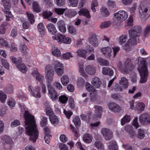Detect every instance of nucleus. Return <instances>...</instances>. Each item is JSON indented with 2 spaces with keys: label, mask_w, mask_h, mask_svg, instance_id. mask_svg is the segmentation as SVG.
<instances>
[{
  "label": "nucleus",
  "mask_w": 150,
  "mask_h": 150,
  "mask_svg": "<svg viewBox=\"0 0 150 150\" xmlns=\"http://www.w3.org/2000/svg\"><path fill=\"white\" fill-rule=\"evenodd\" d=\"M94 146L100 150H104V147L103 143L98 140L96 141L94 143Z\"/></svg>",
  "instance_id": "473e14b6"
},
{
  "label": "nucleus",
  "mask_w": 150,
  "mask_h": 150,
  "mask_svg": "<svg viewBox=\"0 0 150 150\" xmlns=\"http://www.w3.org/2000/svg\"><path fill=\"white\" fill-rule=\"evenodd\" d=\"M0 100L1 103H4L6 101L7 96L2 91H0Z\"/></svg>",
  "instance_id": "49530a36"
},
{
  "label": "nucleus",
  "mask_w": 150,
  "mask_h": 150,
  "mask_svg": "<svg viewBox=\"0 0 150 150\" xmlns=\"http://www.w3.org/2000/svg\"><path fill=\"white\" fill-rule=\"evenodd\" d=\"M108 106L110 110L115 112H119L121 110V107L118 105L114 103H109Z\"/></svg>",
  "instance_id": "a211bd4d"
},
{
  "label": "nucleus",
  "mask_w": 150,
  "mask_h": 150,
  "mask_svg": "<svg viewBox=\"0 0 150 150\" xmlns=\"http://www.w3.org/2000/svg\"><path fill=\"white\" fill-rule=\"evenodd\" d=\"M76 14L75 11L69 10L67 11V16L69 17H72L75 16Z\"/></svg>",
  "instance_id": "4d7b16f0"
},
{
  "label": "nucleus",
  "mask_w": 150,
  "mask_h": 150,
  "mask_svg": "<svg viewBox=\"0 0 150 150\" xmlns=\"http://www.w3.org/2000/svg\"><path fill=\"white\" fill-rule=\"evenodd\" d=\"M145 136V131L142 129H139L138 130V134L137 135V137L139 139H143Z\"/></svg>",
  "instance_id": "4c0bfd02"
},
{
  "label": "nucleus",
  "mask_w": 150,
  "mask_h": 150,
  "mask_svg": "<svg viewBox=\"0 0 150 150\" xmlns=\"http://www.w3.org/2000/svg\"><path fill=\"white\" fill-rule=\"evenodd\" d=\"M91 83L95 88H98L100 87L101 82L99 78L95 77L92 79Z\"/></svg>",
  "instance_id": "4be33fe9"
},
{
  "label": "nucleus",
  "mask_w": 150,
  "mask_h": 150,
  "mask_svg": "<svg viewBox=\"0 0 150 150\" xmlns=\"http://www.w3.org/2000/svg\"><path fill=\"white\" fill-rule=\"evenodd\" d=\"M139 11L142 18H148L150 15V6L141 2L139 5Z\"/></svg>",
  "instance_id": "423d86ee"
},
{
  "label": "nucleus",
  "mask_w": 150,
  "mask_h": 150,
  "mask_svg": "<svg viewBox=\"0 0 150 150\" xmlns=\"http://www.w3.org/2000/svg\"><path fill=\"white\" fill-rule=\"evenodd\" d=\"M150 32V25H147L144 30V35L145 36H146Z\"/></svg>",
  "instance_id": "bf43d9fd"
},
{
  "label": "nucleus",
  "mask_w": 150,
  "mask_h": 150,
  "mask_svg": "<svg viewBox=\"0 0 150 150\" xmlns=\"http://www.w3.org/2000/svg\"><path fill=\"white\" fill-rule=\"evenodd\" d=\"M46 74V78L48 83L47 87L49 93L50 95L51 98L53 100H56L58 99L57 93L54 89L50 84L53 79L54 74V71L50 64L48 65L45 68Z\"/></svg>",
  "instance_id": "f03ea898"
},
{
  "label": "nucleus",
  "mask_w": 150,
  "mask_h": 150,
  "mask_svg": "<svg viewBox=\"0 0 150 150\" xmlns=\"http://www.w3.org/2000/svg\"><path fill=\"white\" fill-rule=\"evenodd\" d=\"M50 120L51 123L53 125H56L58 123V119L55 115L50 116Z\"/></svg>",
  "instance_id": "79ce46f5"
},
{
  "label": "nucleus",
  "mask_w": 150,
  "mask_h": 150,
  "mask_svg": "<svg viewBox=\"0 0 150 150\" xmlns=\"http://www.w3.org/2000/svg\"><path fill=\"white\" fill-rule=\"evenodd\" d=\"M76 53L78 56L85 58L87 51L83 49H79L77 50Z\"/></svg>",
  "instance_id": "bb28decb"
},
{
  "label": "nucleus",
  "mask_w": 150,
  "mask_h": 150,
  "mask_svg": "<svg viewBox=\"0 0 150 150\" xmlns=\"http://www.w3.org/2000/svg\"><path fill=\"white\" fill-rule=\"evenodd\" d=\"M47 28L49 32L52 35H55L57 32V30L54 25L52 23L48 24L47 25Z\"/></svg>",
  "instance_id": "5701e85b"
},
{
  "label": "nucleus",
  "mask_w": 150,
  "mask_h": 150,
  "mask_svg": "<svg viewBox=\"0 0 150 150\" xmlns=\"http://www.w3.org/2000/svg\"><path fill=\"white\" fill-rule=\"evenodd\" d=\"M101 133L106 140H110L112 138V132L109 129L102 128L101 130Z\"/></svg>",
  "instance_id": "9b49d317"
},
{
  "label": "nucleus",
  "mask_w": 150,
  "mask_h": 150,
  "mask_svg": "<svg viewBox=\"0 0 150 150\" xmlns=\"http://www.w3.org/2000/svg\"><path fill=\"white\" fill-rule=\"evenodd\" d=\"M43 130L45 135L44 137L45 142L46 143L49 144L52 138V135L50 134V130L47 127H45L44 128Z\"/></svg>",
  "instance_id": "f3484780"
},
{
  "label": "nucleus",
  "mask_w": 150,
  "mask_h": 150,
  "mask_svg": "<svg viewBox=\"0 0 150 150\" xmlns=\"http://www.w3.org/2000/svg\"><path fill=\"white\" fill-rule=\"evenodd\" d=\"M69 105L70 108H73L74 107V101L73 98L71 97H70L69 99Z\"/></svg>",
  "instance_id": "e2e57ef3"
},
{
  "label": "nucleus",
  "mask_w": 150,
  "mask_h": 150,
  "mask_svg": "<svg viewBox=\"0 0 150 150\" xmlns=\"http://www.w3.org/2000/svg\"><path fill=\"white\" fill-rule=\"evenodd\" d=\"M83 140L85 142L89 143L92 141V137L91 135L86 134L83 136Z\"/></svg>",
  "instance_id": "2f4dec72"
},
{
  "label": "nucleus",
  "mask_w": 150,
  "mask_h": 150,
  "mask_svg": "<svg viewBox=\"0 0 150 150\" xmlns=\"http://www.w3.org/2000/svg\"><path fill=\"white\" fill-rule=\"evenodd\" d=\"M20 49L24 54L26 55V54L27 53V47L26 45H23L21 46Z\"/></svg>",
  "instance_id": "0e129e2a"
},
{
  "label": "nucleus",
  "mask_w": 150,
  "mask_h": 150,
  "mask_svg": "<svg viewBox=\"0 0 150 150\" xmlns=\"http://www.w3.org/2000/svg\"><path fill=\"white\" fill-rule=\"evenodd\" d=\"M115 18L120 21H122L126 19L128 15L126 12L124 11H120L114 14Z\"/></svg>",
  "instance_id": "f8f14e48"
},
{
  "label": "nucleus",
  "mask_w": 150,
  "mask_h": 150,
  "mask_svg": "<svg viewBox=\"0 0 150 150\" xmlns=\"http://www.w3.org/2000/svg\"><path fill=\"white\" fill-rule=\"evenodd\" d=\"M59 100L62 103H66V96L61 95L59 97Z\"/></svg>",
  "instance_id": "774afa93"
},
{
  "label": "nucleus",
  "mask_w": 150,
  "mask_h": 150,
  "mask_svg": "<svg viewBox=\"0 0 150 150\" xmlns=\"http://www.w3.org/2000/svg\"><path fill=\"white\" fill-rule=\"evenodd\" d=\"M33 76L36 77V79L38 82L42 83L45 78L43 76L38 72L37 69H35L32 72Z\"/></svg>",
  "instance_id": "6ab92c4d"
},
{
  "label": "nucleus",
  "mask_w": 150,
  "mask_h": 150,
  "mask_svg": "<svg viewBox=\"0 0 150 150\" xmlns=\"http://www.w3.org/2000/svg\"><path fill=\"white\" fill-rule=\"evenodd\" d=\"M112 49L113 50V53L112 54V57H115L116 54L119 52L120 48L118 47H112Z\"/></svg>",
  "instance_id": "6e6d98bb"
},
{
  "label": "nucleus",
  "mask_w": 150,
  "mask_h": 150,
  "mask_svg": "<svg viewBox=\"0 0 150 150\" xmlns=\"http://www.w3.org/2000/svg\"><path fill=\"white\" fill-rule=\"evenodd\" d=\"M59 30L62 33L66 32V27L64 21L62 20L59 21L57 23Z\"/></svg>",
  "instance_id": "a878e982"
},
{
  "label": "nucleus",
  "mask_w": 150,
  "mask_h": 150,
  "mask_svg": "<svg viewBox=\"0 0 150 150\" xmlns=\"http://www.w3.org/2000/svg\"><path fill=\"white\" fill-rule=\"evenodd\" d=\"M26 14L27 15L28 20L30 21V23L32 24L35 21L33 15L31 13H26Z\"/></svg>",
  "instance_id": "13d9d810"
},
{
  "label": "nucleus",
  "mask_w": 150,
  "mask_h": 150,
  "mask_svg": "<svg viewBox=\"0 0 150 150\" xmlns=\"http://www.w3.org/2000/svg\"><path fill=\"white\" fill-rule=\"evenodd\" d=\"M47 117L43 116L41 119V121L40 122V125L41 127H44L47 125Z\"/></svg>",
  "instance_id": "a18cd8bd"
},
{
  "label": "nucleus",
  "mask_w": 150,
  "mask_h": 150,
  "mask_svg": "<svg viewBox=\"0 0 150 150\" xmlns=\"http://www.w3.org/2000/svg\"><path fill=\"white\" fill-rule=\"evenodd\" d=\"M142 31L141 27L139 26H134L129 30V39L125 44L124 46L127 47L129 45H134L137 44V39L140 36Z\"/></svg>",
  "instance_id": "7ed1b4c3"
},
{
  "label": "nucleus",
  "mask_w": 150,
  "mask_h": 150,
  "mask_svg": "<svg viewBox=\"0 0 150 150\" xmlns=\"http://www.w3.org/2000/svg\"><path fill=\"white\" fill-rule=\"evenodd\" d=\"M131 120L130 115H126L121 120V123L122 125H123L125 123L129 122Z\"/></svg>",
  "instance_id": "7c9ffc66"
},
{
  "label": "nucleus",
  "mask_w": 150,
  "mask_h": 150,
  "mask_svg": "<svg viewBox=\"0 0 150 150\" xmlns=\"http://www.w3.org/2000/svg\"><path fill=\"white\" fill-rule=\"evenodd\" d=\"M94 108L95 112L94 114L95 117L100 118L101 113L103 112V108L102 107L98 105L95 106Z\"/></svg>",
  "instance_id": "aec40b11"
},
{
  "label": "nucleus",
  "mask_w": 150,
  "mask_h": 150,
  "mask_svg": "<svg viewBox=\"0 0 150 150\" xmlns=\"http://www.w3.org/2000/svg\"><path fill=\"white\" fill-rule=\"evenodd\" d=\"M26 134L30 136V140L34 142H36L38 137L39 132L34 116L28 111H25L24 114Z\"/></svg>",
  "instance_id": "f257e3e1"
},
{
  "label": "nucleus",
  "mask_w": 150,
  "mask_h": 150,
  "mask_svg": "<svg viewBox=\"0 0 150 150\" xmlns=\"http://www.w3.org/2000/svg\"><path fill=\"white\" fill-rule=\"evenodd\" d=\"M52 54L55 56L59 57L61 55V53L57 47H54L52 49Z\"/></svg>",
  "instance_id": "ea45409f"
},
{
  "label": "nucleus",
  "mask_w": 150,
  "mask_h": 150,
  "mask_svg": "<svg viewBox=\"0 0 150 150\" xmlns=\"http://www.w3.org/2000/svg\"><path fill=\"white\" fill-rule=\"evenodd\" d=\"M79 13V15L85 16L87 18H89L91 17L89 12L86 9L84 8L80 10Z\"/></svg>",
  "instance_id": "c756f323"
},
{
  "label": "nucleus",
  "mask_w": 150,
  "mask_h": 150,
  "mask_svg": "<svg viewBox=\"0 0 150 150\" xmlns=\"http://www.w3.org/2000/svg\"><path fill=\"white\" fill-rule=\"evenodd\" d=\"M102 72L103 74L111 76H112L114 73L113 70L109 67H104L102 69Z\"/></svg>",
  "instance_id": "cd10ccee"
},
{
  "label": "nucleus",
  "mask_w": 150,
  "mask_h": 150,
  "mask_svg": "<svg viewBox=\"0 0 150 150\" xmlns=\"http://www.w3.org/2000/svg\"><path fill=\"white\" fill-rule=\"evenodd\" d=\"M28 89L30 94L35 98H40L41 95L40 92V88L39 86H36L33 88L31 86H29Z\"/></svg>",
  "instance_id": "9d476101"
},
{
  "label": "nucleus",
  "mask_w": 150,
  "mask_h": 150,
  "mask_svg": "<svg viewBox=\"0 0 150 150\" xmlns=\"http://www.w3.org/2000/svg\"><path fill=\"white\" fill-rule=\"evenodd\" d=\"M139 121L143 125H146L150 122V115L144 114L141 115L139 118Z\"/></svg>",
  "instance_id": "4468645a"
},
{
  "label": "nucleus",
  "mask_w": 150,
  "mask_h": 150,
  "mask_svg": "<svg viewBox=\"0 0 150 150\" xmlns=\"http://www.w3.org/2000/svg\"><path fill=\"white\" fill-rule=\"evenodd\" d=\"M37 28L40 33V35L42 37L45 34V26L42 23H40L37 25Z\"/></svg>",
  "instance_id": "b1692460"
},
{
  "label": "nucleus",
  "mask_w": 150,
  "mask_h": 150,
  "mask_svg": "<svg viewBox=\"0 0 150 150\" xmlns=\"http://www.w3.org/2000/svg\"><path fill=\"white\" fill-rule=\"evenodd\" d=\"M66 10V8H55L54 11L56 13L59 15H61L63 14L64 12Z\"/></svg>",
  "instance_id": "864d4df0"
},
{
  "label": "nucleus",
  "mask_w": 150,
  "mask_h": 150,
  "mask_svg": "<svg viewBox=\"0 0 150 150\" xmlns=\"http://www.w3.org/2000/svg\"><path fill=\"white\" fill-rule=\"evenodd\" d=\"M119 83L124 88H127L128 86V80L125 77H122L121 78L119 82Z\"/></svg>",
  "instance_id": "c85d7f7f"
},
{
  "label": "nucleus",
  "mask_w": 150,
  "mask_h": 150,
  "mask_svg": "<svg viewBox=\"0 0 150 150\" xmlns=\"http://www.w3.org/2000/svg\"><path fill=\"white\" fill-rule=\"evenodd\" d=\"M13 86L11 84L7 85L4 89V91L7 93L10 94L13 93Z\"/></svg>",
  "instance_id": "58836bf2"
},
{
  "label": "nucleus",
  "mask_w": 150,
  "mask_h": 150,
  "mask_svg": "<svg viewBox=\"0 0 150 150\" xmlns=\"http://www.w3.org/2000/svg\"><path fill=\"white\" fill-rule=\"evenodd\" d=\"M16 104L15 101L14 99H10L8 103V105L10 107H13L15 106Z\"/></svg>",
  "instance_id": "69168bd1"
},
{
  "label": "nucleus",
  "mask_w": 150,
  "mask_h": 150,
  "mask_svg": "<svg viewBox=\"0 0 150 150\" xmlns=\"http://www.w3.org/2000/svg\"><path fill=\"white\" fill-rule=\"evenodd\" d=\"M68 29L69 33L73 35H75L76 33V30L73 26L70 25L69 26Z\"/></svg>",
  "instance_id": "8fccbe9b"
},
{
  "label": "nucleus",
  "mask_w": 150,
  "mask_h": 150,
  "mask_svg": "<svg viewBox=\"0 0 150 150\" xmlns=\"http://www.w3.org/2000/svg\"><path fill=\"white\" fill-rule=\"evenodd\" d=\"M101 13L105 17L108 16L109 15V12L108 9L105 7H102L100 9Z\"/></svg>",
  "instance_id": "c03bdc74"
},
{
  "label": "nucleus",
  "mask_w": 150,
  "mask_h": 150,
  "mask_svg": "<svg viewBox=\"0 0 150 150\" xmlns=\"http://www.w3.org/2000/svg\"><path fill=\"white\" fill-rule=\"evenodd\" d=\"M53 13L51 11H45L43 12L42 15L45 18L48 19L52 16Z\"/></svg>",
  "instance_id": "de8ad7c7"
},
{
  "label": "nucleus",
  "mask_w": 150,
  "mask_h": 150,
  "mask_svg": "<svg viewBox=\"0 0 150 150\" xmlns=\"http://www.w3.org/2000/svg\"><path fill=\"white\" fill-rule=\"evenodd\" d=\"M145 107L144 104L142 103H138L137 104L136 110L139 111L141 112L143 111Z\"/></svg>",
  "instance_id": "a19ab883"
},
{
  "label": "nucleus",
  "mask_w": 150,
  "mask_h": 150,
  "mask_svg": "<svg viewBox=\"0 0 150 150\" xmlns=\"http://www.w3.org/2000/svg\"><path fill=\"white\" fill-rule=\"evenodd\" d=\"M11 58L12 62L16 64V66L19 70L24 73L26 72L27 67L24 64H21L22 61L21 58L19 57L16 58L13 57H11Z\"/></svg>",
  "instance_id": "6e6552de"
},
{
  "label": "nucleus",
  "mask_w": 150,
  "mask_h": 150,
  "mask_svg": "<svg viewBox=\"0 0 150 150\" xmlns=\"http://www.w3.org/2000/svg\"><path fill=\"white\" fill-rule=\"evenodd\" d=\"M0 40H1L0 44L1 46L5 47L7 46H8V43L7 42L6 40H5L1 38L0 37Z\"/></svg>",
  "instance_id": "680f3d73"
},
{
  "label": "nucleus",
  "mask_w": 150,
  "mask_h": 150,
  "mask_svg": "<svg viewBox=\"0 0 150 150\" xmlns=\"http://www.w3.org/2000/svg\"><path fill=\"white\" fill-rule=\"evenodd\" d=\"M2 2L5 8L4 12L6 14V21H11L13 19V16L10 11L11 4L10 3L9 0H2Z\"/></svg>",
  "instance_id": "0eeeda50"
},
{
  "label": "nucleus",
  "mask_w": 150,
  "mask_h": 150,
  "mask_svg": "<svg viewBox=\"0 0 150 150\" xmlns=\"http://www.w3.org/2000/svg\"><path fill=\"white\" fill-rule=\"evenodd\" d=\"M127 36L126 35H122L119 37L118 42L119 44L121 45L124 44L127 40Z\"/></svg>",
  "instance_id": "f704fd0d"
},
{
  "label": "nucleus",
  "mask_w": 150,
  "mask_h": 150,
  "mask_svg": "<svg viewBox=\"0 0 150 150\" xmlns=\"http://www.w3.org/2000/svg\"><path fill=\"white\" fill-rule=\"evenodd\" d=\"M97 36L95 34L91 35L88 38V41L90 44L94 46H97L99 44Z\"/></svg>",
  "instance_id": "dca6fc26"
},
{
  "label": "nucleus",
  "mask_w": 150,
  "mask_h": 150,
  "mask_svg": "<svg viewBox=\"0 0 150 150\" xmlns=\"http://www.w3.org/2000/svg\"><path fill=\"white\" fill-rule=\"evenodd\" d=\"M68 1L70 3V6L73 7H76L79 1V0H68Z\"/></svg>",
  "instance_id": "603ef678"
},
{
  "label": "nucleus",
  "mask_w": 150,
  "mask_h": 150,
  "mask_svg": "<svg viewBox=\"0 0 150 150\" xmlns=\"http://www.w3.org/2000/svg\"><path fill=\"white\" fill-rule=\"evenodd\" d=\"M97 61L102 65L105 66L109 65V63L108 61L102 58H98Z\"/></svg>",
  "instance_id": "37998d69"
},
{
  "label": "nucleus",
  "mask_w": 150,
  "mask_h": 150,
  "mask_svg": "<svg viewBox=\"0 0 150 150\" xmlns=\"http://www.w3.org/2000/svg\"><path fill=\"white\" fill-rule=\"evenodd\" d=\"M108 149L109 150H118L117 146L115 141H112L108 143Z\"/></svg>",
  "instance_id": "393cba45"
},
{
  "label": "nucleus",
  "mask_w": 150,
  "mask_h": 150,
  "mask_svg": "<svg viewBox=\"0 0 150 150\" xmlns=\"http://www.w3.org/2000/svg\"><path fill=\"white\" fill-rule=\"evenodd\" d=\"M33 11L36 13H39L41 11V9L39 4L37 2H34L33 4Z\"/></svg>",
  "instance_id": "72a5a7b5"
},
{
  "label": "nucleus",
  "mask_w": 150,
  "mask_h": 150,
  "mask_svg": "<svg viewBox=\"0 0 150 150\" xmlns=\"http://www.w3.org/2000/svg\"><path fill=\"white\" fill-rule=\"evenodd\" d=\"M117 67L121 73L127 74L132 70L134 65L131 63V59L128 58L125 60L123 64L121 62H119L117 64Z\"/></svg>",
  "instance_id": "39448f33"
},
{
  "label": "nucleus",
  "mask_w": 150,
  "mask_h": 150,
  "mask_svg": "<svg viewBox=\"0 0 150 150\" xmlns=\"http://www.w3.org/2000/svg\"><path fill=\"white\" fill-rule=\"evenodd\" d=\"M135 62L139 65L138 69L141 76L140 82L141 83H145L146 81L148 76V70L145 61L142 58L138 57L135 60Z\"/></svg>",
  "instance_id": "20e7f679"
},
{
  "label": "nucleus",
  "mask_w": 150,
  "mask_h": 150,
  "mask_svg": "<svg viewBox=\"0 0 150 150\" xmlns=\"http://www.w3.org/2000/svg\"><path fill=\"white\" fill-rule=\"evenodd\" d=\"M85 71L89 75H94L96 72V68L93 66H87L85 68Z\"/></svg>",
  "instance_id": "412c9836"
},
{
  "label": "nucleus",
  "mask_w": 150,
  "mask_h": 150,
  "mask_svg": "<svg viewBox=\"0 0 150 150\" xmlns=\"http://www.w3.org/2000/svg\"><path fill=\"white\" fill-rule=\"evenodd\" d=\"M46 112L47 115L49 116H51L53 114L52 110L50 107H48L46 108Z\"/></svg>",
  "instance_id": "052dcab7"
},
{
  "label": "nucleus",
  "mask_w": 150,
  "mask_h": 150,
  "mask_svg": "<svg viewBox=\"0 0 150 150\" xmlns=\"http://www.w3.org/2000/svg\"><path fill=\"white\" fill-rule=\"evenodd\" d=\"M111 25L110 21H105L101 23L100 25V28L103 29L109 27Z\"/></svg>",
  "instance_id": "09e8293b"
},
{
  "label": "nucleus",
  "mask_w": 150,
  "mask_h": 150,
  "mask_svg": "<svg viewBox=\"0 0 150 150\" xmlns=\"http://www.w3.org/2000/svg\"><path fill=\"white\" fill-rule=\"evenodd\" d=\"M101 51L103 54L107 58H109L112 57V49L109 47L102 48L101 49Z\"/></svg>",
  "instance_id": "2eb2a0df"
},
{
  "label": "nucleus",
  "mask_w": 150,
  "mask_h": 150,
  "mask_svg": "<svg viewBox=\"0 0 150 150\" xmlns=\"http://www.w3.org/2000/svg\"><path fill=\"white\" fill-rule=\"evenodd\" d=\"M55 38L59 42L66 43V38L65 36L63 35H58L55 37Z\"/></svg>",
  "instance_id": "e433bc0d"
},
{
  "label": "nucleus",
  "mask_w": 150,
  "mask_h": 150,
  "mask_svg": "<svg viewBox=\"0 0 150 150\" xmlns=\"http://www.w3.org/2000/svg\"><path fill=\"white\" fill-rule=\"evenodd\" d=\"M74 123L76 127H78L80 125L81 121L80 118L79 117L76 116L74 120Z\"/></svg>",
  "instance_id": "5fc2aeb1"
},
{
  "label": "nucleus",
  "mask_w": 150,
  "mask_h": 150,
  "mask_svg": "<svg viewBox=\"0 0 150 150\" xmlns=\"http://www.w3.org/2000/svg\"><path fill=\"white\" fill-rule=\"evenodd\" d=\"M54 69L57 74L61 76L64 72V68L63 64L58 61H56L54 63Z\"/></svg>",
  "instance_id": "ddd939ff"
},
{
  "label": "nucleus",
  "mask_w": 150,
  "mask_h": 150,
  "mask_svg": "<svg viewBox=\"0 0 150 150\" xmlns=\"http://www.w3.org/2000/svg\"><path fill=\"white\" fill-rule=\"evenodd\" d=\"M86 87L88 91L91 93V95L92 93L95 94H96V90L94 88L91 86L90 83H87L86 84Z\"/></svg>",
  "instance_id": "c9c22d12"
},
{
  "label": "nucleus",
  "mask_w": 150,
  "mask_h": 150,
  "mask_svg": "<svg viewBox=\"0 0 150 150\" xmlns=\"http://www.w3.org/2000/svg\"><path fill=\"white\" fill-rule=\"evenodd\" d=\"M20 124V122L17 120H16L13 122H12L11 124V126L12 127H15Z\"/></svg>",
  "instance_id": "338daca9"
},
{
  "label": "nucleus",
  "mask_w": 150,
  "mask_h": 150,
  "mask_svg": "<svg viewBox=\"0 0 150 150\" xmlns=\"http://www.w3.org/2000/svg\"><path fill=\"white\" fill-rule=\"evenodd\" d=\"M79 71L83 77L85 78L87 77L88 75L85 73L84 71L83 65H81L79 66Z\"/></svg>",
  "instance_id": "3c124183"
},
{
  "label": "nucleus",
  "mask_w": 150,
  "mask_h": 150,
  "mask_svg": "<svg viewBox=\"0 0 150 150\" xmlns=\"http://www.w3.org/2000/svg\"><path fill=\"white\" fill-rule=\"evenodd\" d=\"M3 144V147L6 150H11L12 147L13 142L10 137L6 135L1 137Z\"/></svg>",
  "instance_id": "1a4fd4ad"
}]
</instances>
